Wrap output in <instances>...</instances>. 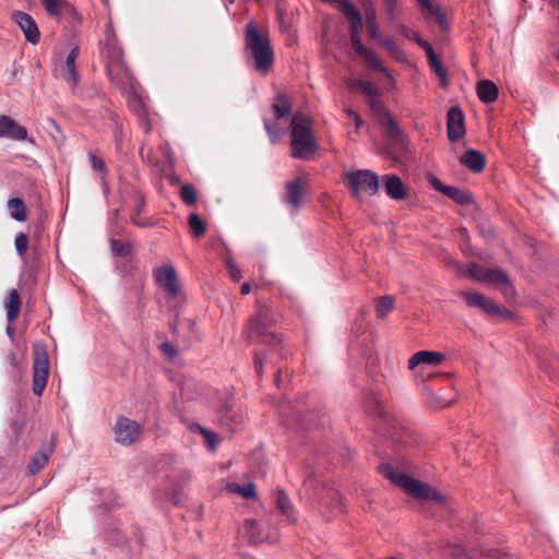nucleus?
<instances>
[{
	"instance_id": "f257e3e1",
	"label": "nucleus",
	"mask_w": 559,
	"mask_h": 559,
	"mask_svg": "<svg viewBox=\"0 0 559 559\" xmlns=\"http://www.w3.org/2000/svg\"><path fill=\"white\" fill-rule=\"evenodd\" d=\"M102 57L110 81L122 92H133L135 90V79L126 63L122 48L111 25L107 27L105 33Z\"/></svg>"
},
{
	"instance_id": "f03ea898",
	"label": "nucleus",
	"mask_w": 559,
	"mask_h": 559,
	"mask_svg": "<svg viewBox=\"0 0 559 559\" xmlns=\"http://www.w3.org/2000/svg\"><path fill=\"white\" fill-rule=\"evenodd\" d=\"M245 51L258 72L266 74L272 69L274 50L269 34L261 32L253 22H249L245 28Z\"/></svg>"
},
{
	"instance_id": "7ed1b4c3",
	"label": "nucleus",
	"mask_w": 559,
	"mask_h": 559,
	"mask_svg": "<svg viewBox=\"0 0 559 559\" xmlns=\"http://www.w3.org/2000/svg\"><path fill=\"white\" fill-rule=\"evenodd\" d=\"M292 156L310 159L318 150L312 130V120L304 114H295L290 119Z\"/></svg>"
},
{
	"instance_id": "20e7f679",
	"label": "nucleus",
	"mask_w": 559,
	"mask_h": 559,
	"mask_svg": "<svg viewBox=\"0 0 559 559\" xmlns=\"http://www.w3.org/2000/svg\"><path fill=\"white\" fill-rule=\"evenodd\" d=\"M380 469L385 478L390 479L413 498L435 501L437 503L444 502L443 496L432 486L421 483L404 473L396 472L391 465L383 464Z\"/></svg>"
},
{
	"instance_id": "39448f33",
	"label": "nucleus",
	"mask_w": 559,
	"mask_h": 559,
	"mask_svg": "<svg viewBox=\"0 0 559 559\" xmlns=\"http://www.w3.org/2000/svg\"><path fill=\"white\" fill-rule=\"evenodd\" d=\"M276 323L272 308L265 304L257 302L255 313L251 317L243 335L248 340L257 338L266 345H275L281 341L272 330Z\"/></svg>"
},
{
	"instance_id": "423d86ee",
	"label": "nucleus",
	"mask_w": 559,
	"mask_h": 559,
	"mask_svg": "<svg viewBox=\"0 0 559 559\" xmlns=\"http://www.w3.org/2000/svg\"><path fill=\"white\" fill-rule=\"evenodd\" d=\"M347 185L356 199L361 198V193L365 192L369 195H374L380 188L379 176L369 169H359L348 171L345 175Z\"/></svg>"
},
{
	"instance_id": "0eeeda50",
	"label": "nucleus",
	"mask_w": 559,
	"mask_h": 559,
	"mask_svg": "<svg viewBox=\"0 0 559 559\" xmlns=\"http://www.w3.org/2000/svg\"><path fill=\"white\" fill-rule=\"evenodd\" d=\"M272 110L274 115V121L272 122L269 119H264V127L271 142L275 143L286 130L285 126L282 124V120L287 119L290 116L292 103L285 95L278 94L274 98Z\"/></svg>"
},
{
	"instance_id": "6e6552de",
	"label": "nucleus",
	"mask_w": 559,
	"mask_h": 559,
	"mask_svg": "<svg viewBox=\"0 0 559 559\" xmlns=\"http://www.w3.org/2000/svg\"><path fill=\"white\" fill-rule=\"evenodd\" d=\"M49 376V357L44 346H35L33 362V392L40 396Z\"/></svg>"
},
{
	"instance_id": "1a4fd4ad",
	"label": "nucleus",
	"mask_w": 559,
	"mask_h": 559,
	"mask_svg": "<svg viewBox=\"0 0 559 559\" xmlns=\"http://www.w3.org/2000/svg\"><path fill=\"white\" fill-rule=\"evenodd\" d=\"M308 183L302 178H296L285 183L283 201L289 206L290 214L296 215L298 213L305 201Z\"/></svg>"
},
{
	"instance_id": "9d476101",
	"label": "nucleus",
	"mask_w": 559,
	"mask_h": 559,
	"mask_svg": "<svg viewBox=\"0 0 559 559\" xmlns=\"http://www.w3.org/2000/svg\"><path fill=\"white\" fill-rule=\"evenodd\" d=\"M460 295L469 307L478 308L490 316L511 317V312L508 309L501 308L485 295L473 292H461Z\"/></svg>"
},
{
	"instance_id": "9b49d317",
	"label": "nucleus",
	"mask_w": 559,
	"mask_h": 559,
	"mask_svg": "<svg viewBox=\"0 0 559 559\" xmlns=\"http://www.w3.org/2000/svg\"><path fill=\"white\" fill-rule=\"evenodd\" d=\"M154 278L168 296L177 297L180 293V285L176 269L170 265L158 266L153 272Z\"/></svg>"
},
{
	"instance_id": "f8f14e48",
	"label": "nucleus",
	"mask_w": 559,
	"mask_h": 559,
	"mask_svg": "<svg viewBox=\"0 0 559 559\" xmlns=\"http://www.w3.org/2000/svg\"><path fill=\"white\" fill-rule=\"evenodd\" d=\"M141 436L140 425L127 417L117 419L115 426V439L118 443L123 445H131L135 443Z\"/></svg>"
},
{
	"instance_id": "ddd939ff",
	"label": "nucleus",
	"mask_w": 559,
	"mask_h": 559,
	"mask_svg": "<svg viewBox=\"0 0 559 559\" xmlns=\"http://www.w3.org/2000/svg\"><path fill=\"white\" fill-rule=\"evenodd\" d=\"M369 107L378 116L380 123L385 127L388 136L394 140L399 139L401 131L383 102L379 97H372L369 99Z\"/></svg>"
},
{
	"instance_id": "4468645a",
	"label": "nucleus",
	"mask_w": 559,
	"mask_h": 559,
	"mask_svg": "<svg viewBox=\"0 0 559 559\" xmlns=\"http://www.w3.org/2000/svg\"><path fill=\"white\" fill-rule=\"evenodd\" d=\"M447 129L451 142H457L465 135L464 114L460 107L449 109Z\"/></svg>"
},
{
	"instance_id": "2eb2a0df",
	"label": "nucleus",
	"mask_w": 559,
	"mask_h": 559,
	"mask_svg": "<svg viewBox=\"0 0 559 559\" xmlns=\"http://www.w3.org/2000/svg\"><path fill=\"white\" fill-rule=\"evenodd\" d=\"M0 138H7L13 141H24L27 139V130L19 124L12 117L0 116Z\"/></svg>"
},
{
	"instance_id": "dca6fc26",
	"label": "nucleus",
	"mask_w": 559,
	"mask_h": 559,
	"mask_svg": "<svg viewBox=\"0 0 559 559\" xmlns=\"http://www.w3.org/2000/svg\"><path fill=\"white\" fill-rule=\"evenodd\" d=\"M13 20L23 31L27 41L31 44L38 43L40 33L35 20L28 13L16 11L13 13Z\"/></svg>"
},
{
	"instance_id": "f3484780",
	"label": "nucleus",
	"mask_w": 559,
	"mask_h": 559,
	"mask_svg": "<svg viewBox=\"0 0 559 559\" xmlns=\"http://www.w3.org/2000/svg\"><path fill=\"white\" fill-rule=\"evenodd\" d=\"M430 183L437 191L441 192L461 205H468L473 203L472 194L464 190L453 186H447L436 177L431 178Z\"/></svg>"
},
{
	"instance_id": "a211bd4d",
	"label": "nucleus",
	"mask_w": 559,
	"mask_h": 559,
	"mask_svg": "<svg viewBox=\"0 0 559 559\" xmlns=\"http://www.w3.org/2000/svg\"><path fill=\"white\" fill-rule=\"evenodd\" d=\"M79 53L80 50L78 47L72 48L60 69V76L69 84L71 88H75L80 82V75L76 71L75 63Z\"/></svg>"
},
{
	"instance_id": "6ab92c4d",
	"label": "nucleus",
	"mask_w": 559,
	"mask_h": 559,
	"mask_svg": "<svg viewBox=\"0 0 559 559\" xmlns=\"http://www.w3.org/2000/svg\"><path fill=\"white\" fill-rule=\"evenodd\" d=\"M385 193L393 200H404L408 197V189L403 180L394 174H388L382 177Z\"/></svg>"
},
{
	"instance_id": "aec40b11",
	"label": "nucleus",
	"mask_w": 559,
	"mask_h": 559,
	"mask_svg": "<svg viewBox=\"0 0 559 559\" xmlns=\"http://www.w3.org/2000/svg\"><path fill=\"white\" fill-rule=\"evenodd\" d=\"M444 360V355L438 352L420 350L408 360V368L415 369L419 365L438 366Z\"/></svg>"
},
{
	"instance_id": "412c9836",
	"label": "nucleus",
	"mask_w": 559,
	"mask_h": 559,
	"mask_svg": "<svg viewBox=\"0 0 559 559\" xmlns=\"http://www.w3.org/2000/svg\"><path fill=\"white\" fill-rule=\"evenodd\" d=\"M241 534L250 544L270 542V538L263 534L259 523L254 520L245 521L241 527Z\"/></svg>"
},
{
	"instance_id": "4be33fe9",
	"label": "nucleus",
	"mask_w": 559,
	"mask_h": 559,
	"mask_svg": "<svg viewBox=\"0 0 559 559\" xmlns=\"http://www.w3.org/2000/svg\"><path fill=\"white\" fill-rule=\"evenodd\" d=\"M461 164L474 173H481L486 166V157L479 151L469 148L460 158Z\"/></svg>"
},
{
	"instance_id": "5701e85b",
	"label": "nucleus",
	"mask_w": 559,
	"mask_h": 559,
	"mask_svg": "<svg viewBox=\"0 0 559 559\" xmlns=\"http://www.w3.org/2000/svg\"><path fill=\"white\" fill-rule=\"evenodd\" d=\"M7 311V320L10 324L14 323L20 316L22 301L20 293L16 289H11L8 295V299L4 304Z\"/></svg>"
},
{
	"instance_id": "b1692460",
	"label": "nucleus",
	"mask_w": 559,
	"mask_h": 559,
	"mask_svg": "<svg viewBox=\"0 0 559 559\" xmlns=\"http://www.w3.org/2000/svg\"><path fill=\"white\" fill-rule=\"evenodd\" d=\"M499 95L497 85L490 80H483L477 84V96L485 104L493 103Z\"/></svg>"
},
{
	"instance_id": "393cba45",
	"label": "nucleus",
	"mask_w": 559,
	"mask_h": 559,
	"mask_svg": "<svg viewBox=\"0 0 559 559\" xmlns=\"http://www.w3.org/2000/svg\"><path fill=\"white\" fill-rule=\"evenodd\" d=\"M52 451L53 445H50L48 448L41 449L38 453H36L27 466L29 474L34 475L39 473L48 463L49 455Z\"/></svg>"
},
{
	"instance_id": "a878e982",
	"label": "nucleus",
	"mask_w": 559,
	"mask_h": 559,
	"mask_svg": "<svg viewBox=\"0 0 559 559\" xmlns=\"http://www.w3.org/2000/svg\"><path fill=\"white\" fill-rule=\"evenodd\" d=\"M421 10L426 17L432 19L442 29L448 28L447 15L439 5L429 1Z\"/></svg>"
},
{
	"instance_id": "bb28decb",
	"label": "nucleus",
	"mask_w": 559,
	"mask_h": 559,
	"mask_svg": "<svg viewBox=\"0 0 559 559\" xmlns=\"http://www.w3.org/2000/svg\"><path fill=\"white\" fill-rule=\"evenodd\" d=\"M10 215L17 222H25L27 218V209L24 201L20 198H12L8 201Z\"/></svg>"
},
{
	"instance_id": "cd10ccee",
	"label": "nucleus",
	"mask_w": 559,
	"mask_h": 559,
	"mask_svg": "<svg viewBox=\"0 0 559 559\" xmlns=\"http://www.w3.org/2000/svg\"><path fill=\"white\" fill-rule=\"evenodd\" d=\"M227 489L229 492L237 493L246 499H251L257 496L255 485L253 483H248L246 485L230 483L227 485Z\"/></svg>"
},
{
	"instance_id": "c85d7f7f",
	"label": "nucleus",
	"mask_w": 559,
	"mask_h": 559,
	"mask_svg": "<svg viewBox=\"0 0 559 559\" xmlns=\"http://www.w3.org/2000/svg\"><path fill=\"white\" fill-rule=\"evenodd\" d=\"M360 57H362L365 61L368 63V66L371 67L373 70H377L383 73L386 78L392 79L390 72L382 64L379 56L374 51L367 49L366 52L360 55Z\"/></svg>"
},
{
	"instance_id": "c756f323",
	"label": "nucleus",
	"mask_w": 559,
	"mask_h": 559,
	"mask_svg": "<svg viewBox=\"0 0 559 559\" xmlns=\"http://www.w3.org/2000/svg\"><path fill=\"white\" fill-rule=\"evenodd\" d=\"M382 47H384L396 60L404 61L405 53L400 49L397 44L391 37L380 35L376 38Z\"/></svg>"
},
{
	"instance_id": "7c9ffc66",
	"label": "nucleus",
	"mask_w": 559,
	"mask_h": 559,
	"mask_svg": "<svg viewBox=\"0 0 559 559\" xmlns=\"http://www.w3.org/2000/svg\"><path fill=\"white\" fill-rule=\"evenodd\" d=\"M188 224L194 237H201L206 233V224L197 213L189 216Z\"/></svg>"
},
{
	"instance_id": "2f4dec72",
	"label": "nucleus",
	"mask_w": 559,
	"mask_h": 559,
	"mask_svg": "<svg viewBox=\"0 0 559 559\" xmlns=\"http://www.w3.org/2000/svg\"><path fill=\"white\" fill-rule=\"evenodd\" d=\"M45 10L48 14L58 16L60 15L64 9L69 8V3L64 0H40Z\"/></svg>"
},
{
	"instance_id": "473e14b6",
	"label": "nucleus",
	"mask_w": 559,
	"mask_h": 559,
	"mask_svg": "<svg viewBox=\"0 0 559 559\" xmlns=\"http://www.w3.org/2000/svg\"><path fill=\"white\" fill-rule=\"evenodd\" d=\"M366 17H367L368 34H369V36L372 39H376L381 34H380V29H379V26H378L377 21H376V10H374V8L371 7V8H368L366 10Z\"/></svg>"
},
{
	"instance_id": "72a5a7b5",
	"label": "nucleus",
	"mask_w": 559,
	"mask_h": 559,
	"mask_svg": "<svg viewBox=\"0 0 559 559\" xmlns=\"http://www.w3.org/2000/svg\"><path fill=\"white\" fill-rule=\"evenodd\" d=\"M394 307V298L391 296H383L376 301V311L378 318L386 316Z\"/></svg>"
},
{
	"instance_id": "f704fd0d",
	"label": "nucleus",
	"mask_w": 559,
	"mask_h": 559,
	"mask_svg": "<svg viewBox=\"0 0 559 559\" xmlns=\"http://www.w3.org/2000/svg\"><path fill=\"white\" fill-rule=\"evenodd\" d=\"M350 87L359 88L369 98L377 97L378 94V87L373 83L367 81L353 80Z\"/></svg>"
},
{
	"instance_id": "c9c22d12",
	"label": "nucleus",
	"mask_w": 559,
	"mask_h": 559,
	"mask_svg": "<svg viewBox=\"0 0 559 559\" xmlns=\"http://www.w3.org/2000/svg\"><path fill=\"white\" fill-rule=\"evenodd\" d=\"M145 205V200L142 195H138L136 197V201H135V205H134V211L133 213L131 214V222L136 225V226H140V227H146L148 226V223L143 221L141 217H140V213L142 212L143 207Z\"/></svg>"
},
{
	"instance_id": "e433bc0d",
	"label": "nucleus",
	"mask_w": 559,
	"mask_h": 559,
	"mask_svg": "<svg viewBox=\"0 0 559 559\" xmlns=\"http://www.w3.org/2000/svg\"><path fill=\"white\" fill-rule=\"evenodd\" d=\"M276 506L282 512L283 515L289 518L290 511H292V504L288 496L285 493L284 490L278 489L276 491Z\"/></svg>"
},
{
	"instance_id": "4c0bfd02",
	"label": "nucleus",
	"mask_w": 559,
	"mask_h": 559,
	"mask_svg": "<svg viewBox=\"0 0 559 559\" xmlns=\"http://www.w3.org/2000/svg\"><path fill=\"white\" fill-rule=\"evenodd\" d=\"M485 282L509 285L508 276L500 270L488 269Z\"/></svg>"
},
{
	"instance_id": "58836bf2",
	"label": "nucleus",
	"mask_w": 559,
	"mask_h": 559,
	"mask_svg": "<svg viewBox=\"0 0 559 559\" xmlns=\"http://www.w3.org/2000/svg\"><path fill=\"white\" fill-rule=\"evenodd\" d=\"M110 247L114 254L118 257H128L132 251L131 245L121 240H111Z\"/></svg>"
},
{
	"instance_id": "ea45409f",
	"label": "nucleus",
	"mask_w": 559,
	"mask_h": 559,
	"mask_svg": "<svg viewBox=\"0 0 559 559\" xmlns=\"http://www.w3.org/2000/svg\"><path fill=\"white\" fill-rule=\"evenodd\" d=\"M385 14L391 23H395L401 10L397 7V0H383Z\"/></svg>"
},
{
	"instance_id": "a19ab883",
	"label": "nucleus",
	"mask_w": 559,
	"mask_h": 559,
	"mask_svg": "<svg viewBox=\"0 0 559 559\" xmlns=\"http://www.w3.org/2000/svg\"><path fill=\"white\" fill-rule=\"evenodd\" d=\"M180 198L187 205H193L197 202V191L191 185H183L180 191Z\"/></svg>"
},
{
	"instance_id": "79ce46f5",
	"label": "nucleus",
	"mask_w": 559,
	"mask_h": 559,
	"mask_svg": "<svg viewBox=\"0 0 559 559\" xmlns=\"http://www.w3.org/2000/svg\"><path fill=\"white\" fill-rule=\"evenodd\" d=\"M487 270L488 269H485V267L478 265L477 263H469V265L467 267V274L476 281L485 282L486 275H487Z\"/></svg>"
},
{
	"instance_id": "37998d69",
	"label": "nucleus",
	"mask_w": 559,
	"mask_h": 559,
	"mask_svg": "<svg viewBox=\"0 0 559 559\" xmlns=\"http://www.w3.org/2000/svg\"><path fill=\"white\" fill-rule=\"evenodd\" d=\"M15 250L20 257H24L28 249V237L24 233H19L14 239Z\"/></svg>"
},
{
	"instance_id": "c03bdc74",
	"label": "nucleus",
	"mask_w": 559,
	"mask_h": 559,
	"mask_svg": "<svg viewBox=\"0 0 559 559\" xmlns=\"http://www.w3.org/2000/svg\"><path fill=\"white\" fill-rule=\"evenodd\" d=\"M430 68L433 70V72L436 73V75L442 81L443 84H445V80H447V71L442 64V62L440 61L439 58H436L431 61L428 62Z\"/></svg>"
},
{
	"instance_id": "a18cd8bd",
	"label": "nucleus",
	"mask_w": 559,
	"mask_h": 559,
	"mask_svg": "<svg viewBox=\"0 0 559 559\" xmlns=\"http://www.w3.org/2000/svg\"><path fill=\"white\" fill-rule=\"evenodd\" d=\"M397 31L406 38L414 40L417 45H419L420 40H423L417 32L406 27L405 25H399Z\"/></svg>"
},
{
	"instance_id": "49530a36",
	"label": "nucleus",
	"mask_w": 559,
	"mask_h": 559,
	"mask_svg": "<svg viewBox=\"0 0 559 559\" xmlns=\"http://www.w3.org/2000/svg\"><path fill=\"white\" fill-rule=\"evenodd\" d=\"M226 266H227L229 276L235 282H239L242 277V274H241L240 269L234 263V261L231 259L226 260Z\"/></svg>"
},
{
	"instance_id": "de8ad7c7",
	"label": "nucleus",
	"mask_w": 559,
	"mask_h": 559,
	"mask_svg": "<svg viewBox=\"0 0 559 559\" xmlns=\"http://www.w3.org/2000/svg\"><path fill=\"white\" fill-rule=\"evenodd\" d=\"M90 162H91V167L93 168V170L99 171V173H106V165L102 157H98V156L92 154V155H90Z\"/></svg>"
},
{
	"instance_id": "09e8293b",
	"label": "nucleus",
	"mask_w": 559,
	"mask_h": 559,
	"mask_svg": "<svg viewBox=\"0 0 559 559\" xmlns=\"http://www.w3.org/2000/svg\"><path fill=\"white\" fill-rule=\"evenodd\" d=\"M350 41H352L353 48L359 56L362 55L364 52H366V50L368 49L367 47H365L362 45L359 35H350Z\"/></svg>"
},
{
	"instance_id": "8fccbe9b",
	"label": "nucleus",
	"mask_w": 559,
	"mask_h": 559,
	"mask_svg": "<svg viewBox=\"0 0 559 559\" xmlns=\"http://www.w3.org/2000/svg\"><path fill=\"white\" fill-rule=\"evenodd\" d=\"M418 46L426 51L428 62L438 58L432 46L427 40H420V44Z\"/></svg>"
},
{
	"instance_id": "3c124183",
	"label": "nucleus",
	"mask_w": 559,
	"mask_h": 559,
	"mask_svg": "<svg viewBox=\"0 0 559 559\" xmlns=\"http://www.w3.org/2000/svg\"><path fill=\"white\" fill-rule=\"evenodd\" d=\"M418 46L426 51L428 62L438 58L432 46L427 40H420V44Z\"/></svg>"
},
{
	"instance_id": "603ef678",
	"label": "nucleus",
	"mask_w": 559,
	"mask_h": 559,
	"mask_svg": "<svg viewBox=\"0 0 559 559\" xmlns=\"http://www.w3.org/2000/svg\"><path fill=\"white\" fill-rule=\"evenodd\" d=\"M201 432L204 436V438L206 439V441L209 442L210 447L215 448L216 442H217L216 433H214L213 431L203 429V428L201 429Z\"/></svg>"
},
{
	"instance_id": "864d4df0",
	"label": "nucleus",
	"mask_w": 559,
	"mask_h": 559,
	"mask_svg": "<svg viewBox=\"0 0 559 559\" xmlns=\"http://www.w3.org/2000/svg\"><path fill=\"white\" fill-rule=\"evenodd\" d=\"M265 356L262 353H255L254 354V368L259 376L262 373V367H263V360Z\"/></svg>"
},
{
	"instance_id": "5fc2aeb1",
	"label": "nucleus",
	"mask_w": 559,
	"mask_h": 559,
	"mask_svg": "<svg viewBox=\"0 0 559 559\" xmlns=\"http://www.w3.org/2000/svg\"><path fill=\"white\" fill-rule=\"evenodd\" d=\"M347 114H348L349 118H352L353 121L355 122L356 130L358 131L359 128L364 124L362 119L360 118V116L357 112H355L353 110H348Z\"/></svg>"
},
{
	"instance_id": "6e6d98bb",
	"label": "nucleus",
	"mask_w": 559,
	"mask_h": 559,
	"mask_svg": "<svg viewBox=\"0 0 559 559\" xmlns=\"http://www.w3.org/2000/svg\"><path fill=\"white\" fill-rule=\"evenodd\" d=\"M162 349L163 352L168 355L169 357H174L175 356V348L173 347V345H170L169 343H164L162 345Z\"/></svg>"
},
{
	"instance_id": "4d7b16f0",
	"label": "nucleus",
	"mask_w": 559,
	"mask_h": 559,
	"mask_svg": "<svg viewBox=\"0 0 559 559\" xmlns=\"http://www.w3.org/2000/svg\"><path fill=\"white\" fill-rule=\"evenodd\" d=\"M142 127L146 133H148L152 130V124L148 119L142 118Z\"/></svg>"
},
{
	"instance_id": "13d9d810",
	"label": "nucleus",
	"mask_w": 559,
	"mask_h": 559,
	"mask_svg": "<svg viewBox=\"0 0 559 559\" xmlns=\"http://www.w3.org/2000/svg\"><path fill=\"white\" fill-rule=\"evenodd\" d=\"M251 292V285L249 283H243L240 287L241 295H248Z\"/></svg>"
},
{
	"instance_id": "bf43d9fd",
	"label": "nucleus",
	"mask_w": 559,
	"mask_h": 559,
	"mask_svg": "<svg viewBox=\"0 0 559 559\" xmlns=\"http://www.w3.org/2000/svg\"><path fill=\"white\" fill-rule=\"evenodd\" d=\"M111 120L115 122L116 128H120L119 117L117 114L111 112L110 114Z\"/></svg>"
},
{
	"instance_id": "052dcab7",
	"label": "nucleus",
	"mask_w": 559,
	"mask_h": 559,
	"mask_svg": "<svg viewBox=\"0 0 559 559\" xmlns=\"http://www.w3.org/2000/svg\"><path fill=\"white\" fill-rule=\"evenodd\" d=\"M281 374H282V371L278 370L276 376H275V382H276L277 385H280Z\"/></svg>"
},
{
	"instance_id": "680f3d73",
	"label": "nucleus",
	"mask_w": 559,
	"mask_h": 559,
	"mask_svg": "<svg viewBox=\"0 0 559 559\" xmlns=\"http://www.w3.org/2000/svg\"><path fill=\"white\" fill-rule=\"evenodd\" d=\"M416 1L419 3L420 8L425 7L429 2V0H416Z\"/></svg>"
},
{
	"instance_id": "e2e57ef3",
	"label": "nucleus",
	"mask_w": 559,
	"mask_h": 559,
	"mask_svg": "<svg viewBox=\"0 0 559 559\" xmlns=\"http://www.w3.org/2000/svg\"><path fill=\"white\" fill-rule=\"evenodd\" d=\"M7 332L9 335H12L14 333V330L13 328L11 326V324L9 323L8 328H7Z\"/></svg>"
},
{
	"instance_id": "0e129e2a",
	"label": "nucleus",
	"mask_w": 559,
	"mask_h": 559,
	"mask_svg": "<svg viewBox=\"0 0 559 559\" xmlns=\"http://www.w3.org/2000/svg\"><path fill=\"white\" fill-rule=\"evenodd\" d=\"M550 2H551L554 5H556V7H558V8H559V0H550Z\"/></svg>"
},
{
	"instance_id": "69168bd1",
	"label": "nucleus",
	"mask_w": 559,
	"mask_h": 559,
	"mask_svg": "<svg viewBox=\"0 0 559 559\" xmlns=\"http://www.w3.org/2000/svg\"><path fill=\"white\" fill-rule=\"evenodd\" d=\"M144 148H145V145L143 144V145L141 146V150H140L141 155H143V153H144Z\"/></svg>"
},
{
	"instance_id": "338daca9",
	"label": "nucleus",
	"mask_w": 559,
	"mask_h": 559,
	"mask_svg": "<svg viewBox=\"0 0 559 559\" xmlns=\"http://www.w3.org/2000/svg\"><path fill=\"white\" fill-rule=\"evenodd\" d=\"M558 58H559V53H558Z\"/></svg>"
}]
</instances>
